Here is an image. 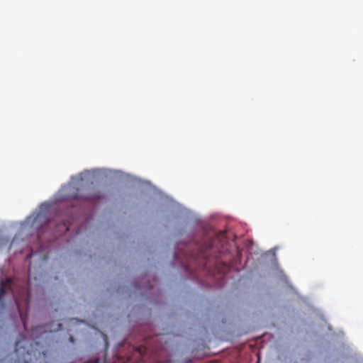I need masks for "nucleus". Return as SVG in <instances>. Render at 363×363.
<instances>
[{
	"mask_svg": "<svg viewBox=\"0 0 363 363\" xmlns=\"http://www.w3.org/2000/svg\"><path fill=\"white\" fill-rule=\"evenodd\" d=\"M37 255V252L34 254L33 252L27 256V259H31Z\"/></svg>",
	"mask_w": 363,
	"mask_h": 363,
	"instance_id": "obj_8",
	"label": "nucleus"
},
{
	"mask_svg": "<svg viewBox=\"0 0 363 363\" xmlns=\"http://www.w3.org/2000/svg\"><path fill=\"white\" fill-rule=\"evenodd\" d=\"M21 318L23 321V326H24V328L25 330H27V325H26V320L25 318L22 316V315L21 314Z\"/></svg>",
	"mask_w": 363,
	"mask_h": 363,
	"instance_id": "obj_7",
	"label": "nucleus"
},
{
	"mask_svg": "<svg viewBox=\"0 0 363 363\" xmlns=\"http://www.w3.org/2000/svg\"><path fill=\"white\" fill-rule=\"evenodd\" d=\"M43 206H45V203H42L41 206H40V208H42Z\"/></svg>",
	"mask_w": 363,
	"mask_h": 363,
	"instance_id": "obj_9",
	"label": "nucleus"
},
{
	"mask_svg": "<svg viewBox=\"0 0 363 363\" xmlns=\"http://www.w3.org/2000/svg\"><path fill=\"white\" fill-rule=\"evenodd\" d=\"M26 338L16 341L15 344V352L16 353L18 363H30L26 359V355H30L31 351L26 350L24 342Z\"/></svg>",
	"mask_w": 363,
	"mask_h": 363,
	"instance_id": "obj_1",
	"label": "nucleus"
},
{
	"mask_svg": "<svg viewBox=\"0 0 363 363\" xmlns=\"http://www.w3.org/2000/svg\"><path fill=\"white\" fill-rule=\"evenodd\" d=\"M35 267L33 266L32 263H30V264L29 266V268H28V277H29V278L31 277L32 273H33V270L35 269Z\"/></svg>",
	"mask_w": 363,
	"mask_h": 363,
	"instance_id": "obj_5",
	"label": "nucleus"
},
{
	"mask_svg": "<svg viewBox=\"0 0 363 363\" xmlns=\"http://www.w3.org/2000/svg\"><path fill=\"white\" fill-rule=\"evenodd\" d=\"M70 341L71 342H73L74 341V338L72 337H70Z\"/></svg>",
	"mask_w": 363,
	"mask_h": 363,
	"instance_id": "obj_10",
	"label": "nucleus"
},
{
	"mask_svg": "<svg viewBox=\"0 0 363 363\" xmlns=\"http://www.w3.org/2000/svg\"><path fill=\"white\" fill-rule=\"evenodd\" d=\"M6 294V284L3 281H0V304L4 305L2 303L3 298Z\"/></svg>",
	"mask_w": 363,
	"mask_h": 363,
	"instance_id": "obj_3",
	"label": "nucleus"
},
{
	"mask_svg": "<svg viewBox=\"0 0 363 363\" xmlns=\"http://www.w3.org/2000/svg\"><path fill=\"white\" fill-rule=\"evenodd\" d=\"M28 222L30 223L31 226L34 228H43L45 224V216L41 212L33 214L28 218Z\"/></svg>",
	"mask_w": 363,
	"mask_h": 363,
	"instance_id": "obj_2",
	"label": "nucleus"
},
{
	"mask_svg": "<svg viewBox=\"0 0 363 363\" xmlns=\"http://www.w3.org/2000/svg\"><path fill=\"white\" fill-rule=\"evenodd\" d=\"M46 223H47V225H48V219H47Z\"/></svg>",
	"mask_w": 363,
	"mask_h": 363,
	"instance_id": "obj_11",
	"label": "nucleus"
},
{
	"mask_svg": "<svg viewBox=\"0 0 363 363\" xmlns=\"http://www.w3.org/2000/svg\"><path fill=\"white\" fill-rule=\"evenodd\" d=\"M101 195L99 191L94 192L91 195L90 199L93 201H98L101 199Z\"/></svg>",
	"mask_w": 363,
	"mask_h": 363,
	"instance_id": "obj_4",
	"label": "nucleus"
},
{
	"mask_svg": "<svg viewBox=\"0 0 363 363\" xmlns=\"http://www.w3.org/2000/svg\"><path fill=\"white\" fill-rule=\"evenodd\" d=\"M40 262H43L45 260V254L43 253V252H42L40 255Z\"/></svg>",
	"mask_w": 363,
	"mask_h": 363,
	"instance_id": "obj_6",
	"label": "nucleus"
}]
</instances>
